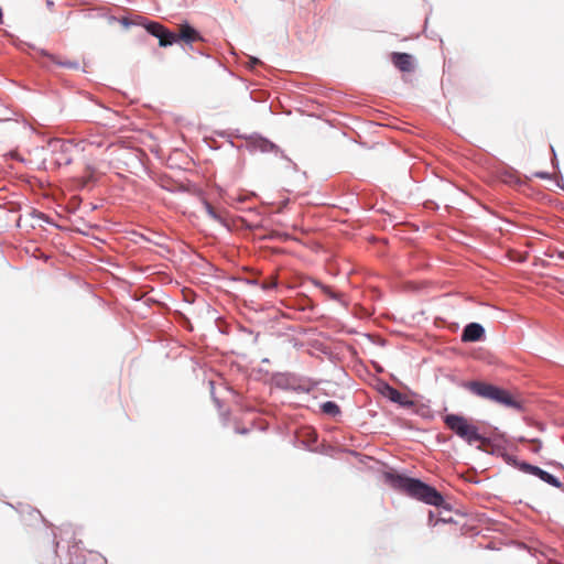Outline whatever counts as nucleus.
I'll return each instance as SVG.
<instances>
[{
	"instance_id": "f257e3e1",
	"label": "nucleus",
	"mask_w": 564,
	"mask_h": 564,
	"mask_svg": "<svg viewBox=\"0 0 564 564\" xmlns=\"http://www.w3.org/2000/svg\"><path fill=\"white\" fill-rule=\"evenodd\" d=\"M388 479L393 488L400 489L409 496L427 505L440 507L444 502L442 495L435 488L419 479L405 477L399 474H389Z\"/></svg>"
},
{
	"instance_id": "f03ea898",
	"label": "nucleus",
	"mask_w": 564,
	"mask_h": 564,
	"mask_svg": "<svg viewBox=\"0 0 564 564\" xmlns=\"http://www.w3.org/2000/svg\"><path fill=\"white\" fill-rule=\"evenodd\" d=\"M444 422L452 432L469 445H475L479 449L491 453V440L481 432L478 425L468 419L457 414H447Z\"/></svg>"
},
{
	"instance_id": "7ed1b4c3",
	"label": "nucleus",
	"mask_w": 564,
	"mask_h": 564,
	"mask_svg": "<svg viewBox=\"0 0 564 564\" xmlns=\"http://www.w3.org/2000/svg\"><path fill=\"white\" fill-rule=\"evenodd\" d=\"M505 443H507L505 434L498 433V430L496 429V455L501 456L508 464L518 467L524 473L532 474L554 487L558 488L561 486V482L557 478L541 469L540 467L528 463H519L512 455L507 452V448L503 446Z\"/></svg>"
},
{
	"instance_id": "20e7f679",
	"label": "nucleus",
	"mask_w": 564,
	"mask_h": 564,
	"mask_svg": "<svg viewBox=\"0 0 564 564\" xmlns=\"http://www.w3.org/2000/svg\"><path fill=\"white\" fill-rule=\"evenodd\" d=\"M496 403L521 413L524 411L525 398L518 390H507L496 387Z\"/></svg>"
},
{
	"instance_id": "39448f33",
	"label": "nucleus",
	"mask_w": 564,
	"mask_h": 564,
	"mask_svg": "<svg viewBox=\"0 0 564 564\" xmlns=\"http://www.w3.org/2000/svg\"><path fill=\"white\" fill-rule=\"evenodd\" d=\"M144 28L151 35L159 39L160 46L166 47L176 42V34L159 22H149Z\"/></svg>"
},
{
	"instance_id": "423d86ee",
	"label": "nucleus",
	"mask_w": 564,
	"mask_h": 564,
	"mask_svg": "<svg viewBox=\"0 0 564 564\" xmlns=\"http://www.w3.org/2000/svg\"><path fill=\"white\" fill-rule=\"evenodd\" d=\"M144 28L151 35L159 39L160 46L166 47L176 42V34L159 22H149Z\"/></svg>"
},
{
	"instance_id": "0eeeda50",
	"label": "nucleus",
	"mask_w": 564,
	"mask_h": 564,
	"mask_svg": "<svg viewBox=\"0 0 564 564\" xmlns=\"http://www.w3.org/2000/svg\"><path fill=\"white\" fill-rule=\"evenodd\" d=\"M176 34V42H183L185 45L192 46L193 43L204 42V37L200 33L188 23H182L178 25Z\"/></svg>"
},
{
	"instance_id": "6e6552de",
	"label": "nucleus",
	"mask_w": 564,
	"mask_h": 564,
	"mask_svg": "<svg viewBox=\"0 0 564 564\" xmlns=\"http://www.w3.org/2000/svg\"><path fill=\"white\" fill-rule=\"evenodd\" d=\"M465 388L477 397L494 400V386L481 381H469Z\"/></svg>"
},
{
	"instance_id": "1a4fd4ad",
	"label": "nucleus",
	"mask_w": 564,
	"mask_h": 564,
	"mask_svg": "<svg viewBox=\"0 0 564 564\" xmlns=\"http://www.w3.org/2000/svg\"><path fill=\"white\" fill-rule=\"evenodd\" d=\"M391 62L401 72L410 73L414 68L412 56L408 53H392Z\"/></svg>"
},
{
	"instance_id": "9d476101",
	"label": "nucleus",
	"mask_w": 564,
	"mask_h": 564,
	"mask_svg": "<svg viewBox=\"0 0 564 564\" xmlns=\"http://www.w3.org/2000/svg\"><path fill=\"white\" fill-rule=\"evenodd\" d=\"M484 328L477 323L468 324L462 335L463 341H477L484 336Z\"/></svg>"
},
{
	"instance_id": "9b49d317",
	"label": "nucleus",
	"mask_w": 564,
	"mask_h": 564,
	"mask_svg": "<svg viewBox=\"0 0 564 564\" xmlns=\"http://www.w3.org/2000/svg\"><path fill=\"white\" fill-rule=\"evenodd\" d=\"M86 141L88 144L95 145L97 148L108 145V141H107L106 137L99 131L90 132L87 135Z\"/></svg>"
},
{
	"instance_id": "f8f14e48",
	"label": "nucleus",
	"mask_w": 564,
	"mask_h": 564,
	"mask_svg": "<svg viewBox=\"0 0 564 564\" xmlns=\"http://www.w3.org/2000/svg\"><path fill=\"white\" fill-rule=\"evenodd\" d=\"M321 410L324 414L336 416L340 413L339 406L333 401H326L321 405Z\"/></svg>"
},
{
	"instance_id": "ddd939ff",
	"label": "nucleus",
	"mask_w": 564,
	"mask_h": 564,
	"mask_svg": "<svg viewBox=\"0 0 564 564\" xmlns=\"http://www.w3.org/2000/svg\"><path fill=\"white\" fill-rule=\"evenodd\" d=\"M54 150H61L63 153H67L72 149V143L68 141L56 140L52 143Z\"/></svg>"
},
{
	"instance_id": "4468645a",
	"label": "nucleus",
	"mask_w": 564,
	"mask_h": 564,
	"mask_svg": "<svg viewBox=\"0 0 564 564\" xmlns=\"http://www.w3.org/2000/svg\"><path fill=\"white\" fill-rule=\"evenodd\" d=\"M388 397L393 402L403 403V394L394 388L388 387Z\"/></svg>"
},
{
	"instance_id": "2eb2a0df",
	"label": "nucleus",
	"mask_w": 564,
	"mask_h": 564,
	"mask_svg": "<svg viewBox=\"0 0 564 564\" xmlns=\"http://www.w3.org/2000/svg\"><path fill=\"white\" fill-rule=\"evenodd\" d=\"M203 205H204V208L207 213V215L215 219V220H220V217L219 215L217 214L216 209L206 200H203Z\"/></svg>"
},
{
	"instance_id": "dca6fc26",
	"label": "nucleus",
	"mask_w": 564,
	"mask_h": 564,
	"mask_svg": "<svg viewBox=\"0 0 564 564\" xmlns=\"http://www.w3.org/2000/svg\"><path fill=\"white\" fill-rule=\"evenodd\" d=\"M322 292L328 296L329 299H333V300H338L339 299V294L336 293L334 290H332L330 286H327V285H324V284H318Z\"/></svg>"
},
{
	"instance_id": "f3484780",
	"label": "nucleus",
	"mask_w": 564,
	"mask_h": 564,
	"mask_svg": "<svg viewBox=\"0 0 564 564\" xmlns=\"http://www.w3.org/2000/svg\"><path fill=\"white\" fill-rule=\"evenodd\" d=\"M501 223H502V225H499L496 221V230H499L501 234L509 232L510 231L509 228L512 227L513 225L505 219H501Z\"/></svg>"
},
{
	"instance_id": "a211bd4d",
	"label": "nucleus",
	"mask_w": 564,
	"mask_h": 564,
	"mask_svg": "<svg viewBox=\"0 0 564 564\" xmlns=\"http://www.w3.org/2000/svg\"><path fill=\"white\" fill-rule=\"evenodd\" d=\"M278 285V280L275 276H271L270 279L263 281L261 288L263 290H271L274 289Z\"/></svg>"
},
{
	"instance_id": "6ab92c4d",
	"label": "nucleus",
	"mask_w": 564,
	"mask_h": 564,
	"mask_svg": "<svg viewBox=\"0 0 564 564\" xmlns=\"http://www.w3.org/2000/svg\"><path fill=\"white\" fill-rule=\"evenodd\" d=\"M531 449L534 452H538L541 448V442L538 440H533Z\"/></svg>"
},
{
	"instance_id": "aec40b11",
	"label": "nucleus",
	"mask_w": 564,
	"mask_h": 564,
	"mask_svg": "<svg viewBox=\"0 0 564 564\" xmlns=\"http://www.w3.org/2000/svg\"><path fill=\"white\" fill-rule=\"evenodd\" d=\"M250 63H251V65H256V64H260V61L256 57H251Z\"/></svg>"
},
{
	"instance_id": "412c9836",
	"label": "nucleus",
	"mask_w": 564,
	"mask_h": 564,
	"mask_svg": "<svg viewBox=\"0 0 564 564\" xmlns=\"http://www.w3.org/2000/svg\"><path fill=\"white\" fill-rule=\"evenodd\" d=\"M237 433L246 434L248 432L247 429H237Z\"/></svg>"
},
{
	"instance_id": "4be33fe9",
	"label": "nucleus",
	"mask_w": 564,
	"mask_h": 564,
	"mask_svg": "<svg viewBox=\"0 0 564 564\" xmlns=\"http://www.w3.org/2000/svg\"><path fill=\"white\" fill-rule=\"evenodd\" d=\"M70 161H72L70 156H65V158H64V163H65V164L70 163Z\"/></svg>"
},
{
	"instance_id": "5701e85b",
	"label": "nucleus",
	"mask_w": 564,
	"mask_h": 564,
	"mask_svg": "<svg viewBox=\"0 0 564 564\" xmlns=\"http://www.w3.org/2000/svg\"><path fill=\"white\" fill-rule=\"evenodd\" d=\"M268 148H273L272 143H264L263 150H267Z\"/></svg>"
}]
</instances>
